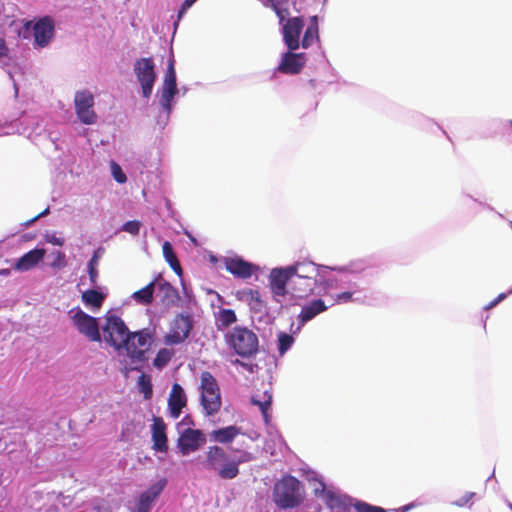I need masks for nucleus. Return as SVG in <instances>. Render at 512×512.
<instances>
[{"label":"nucleus","instance_id":"obj_45","mask_svg":"<svg viewBox=\"0 0 512 512\" xmlns=\"http://www.w3.org/2000/svg\"><path fill=\"white\" fill-rule=\"evenodd\" d=\"M44 239L47 243H50V244L56 245V246H63L65 243L64 238L56 236L55 233H46L44 236Z\"/></svg>","mask_w":512,"mask_h":512},{"label":"nucleus","instance_id":"obj_13","mask_svg":"<svg viewBox=\"0 0 512 512\" xmlns=\"http://www.w3.org/2000/svg\"><path fill=\"white\" fill-rule=\"evenodd\" d=\"M32 30H34V48L42 49L51 42L55 32V24L51 17L44 16L35 19V27Z\"/></svg>","mask_w":512,"mask_h":512},{"label":"nucleus","instance_id":"obj_49","mask_svg":"<svg viewBox=\"0 0 512 512\" xmlns=\"http://www.w3.org/2000/svg\"><path fill=\"white\" fill-rule=\"evenodd\" d=\"M188 10L189 8L187 6H184V4L182 3L180 8L178 9L177 20L173 24L174 29H177L179 22L181 21V19L184 17Z\"/></svg>","mask_w":512,"mask_h":512},{"label":"nucleus","instance_id":"obj_2","mask_svg":"<svg viewBox=\"0 0 512 512\" xmlns=\"http://www.w3.org/2000/svg\"><path fill=\"white\" fill-rule=\"evenodd\" d=\"M288 0H263V5L271 7L276 13L281 25L283 41L289 50H298L300 47V35L303 31L304 22L301 17L289 16L286 5Z\"/></svg>","mask_w":512,"mask_h":512},{"label":"nucleus","instance_id":"obj_59","mask_svg":"<svg viewBox=\"0 0 512 512\" xmlns=\"http://www.w3.org/2000/svg\"><path fill=\"white\" fill-rule=\"evenodd\" d=\"M33 132H34V130H33V131H31V132L27 135V137H28L29 139H32V134H33Z\"/></svg>","mask_w":512,"mask_h":512},{"label":"nucleus","instance_id":"obj_58","mask_svg":"<svg viewBox=\"0 0 512 512\" xmlns=\"http://www.w3.org/2000/svg\"><path fill=\"white\" fill-rule=\"evenodd\" d=\"M437 126L442 131V133L449 139L447 132L441 126H439V125H437Z\"/></svg>","mask_w":512,"mask_h":512},{"label":"nucleus","instance_id":"obj_23","mask_svg":"<svg viewBox=\"0 0 512 512\" xmlns=\"http://www.w3.org/2000/svg\"><path fill=\"white\" fill-rule=\"evenodd\" d=\"M292 276L306 278L318 282L323 285L324 282L318 279L319 267L313 262H297L293 265L288 266Z\"/></svg>","mask_w":512,"mask_h":512},{"label":"nucleus","instance_id":"obj_55","mask_svg":"<svg viewBox=\"0 0 512 512\" xmlns=\"http://www.w3.org/2000/svg\"><path fill=\"white\" fill-rule=\"evenodd\" d=\"M178 89L180 90V94L179 95H181V96H184L188 92V90H189L188 87H186V86H182V87H180Z\"/></svg>","mask_w":512,"mask_h":512},{"label":"nucleus","instance_id":"obj_43","mask_svg":"<svg viewBox=\"0 0 512 512\" xmlns=\"http://www.w3.org/2000/svg\"><path fill=\"white\" fill-rule=\"evenodd\" d=\"M54 260L51 263L52 268L62 269L67 265L65 253L56 251L53 253Z\"/></svg>","mask_w":512,"mask_h":512},{"label":"nucleus","instance_id":"obj_22","mask_svg":"<svg viewBox=\"0 0 512 512\" xmlns=\"http://www.w3.org/2000/svg\"><path fill=\"white\" fill-rule=\"evenodd\" d=\"M318 284V282L308 280L306 278L292 276L289 290L290 295L295 299L307 298L314 292V289Z\"/></svg>","mask_w":512,"mask_h":512},{"label":"nucleus","instance_id":"obj_21","mask_svg":"<svg viewBox=\"0 0 512 512\" xmlns=\"http://www.w3.org/2000/svg\"><path fill=\"white\" fill-rule=\"evenodd\" d=\"M187 397L182 388L178 383H174L168 399V408L172 418L177 419L182 409L186 406Z\"/></svg>","mask_w":512,"mask_h":512},{"label":"nucleus","instance_id":"obj_26","mask_svg":"<svg viewBox=\"0 0 512 512\" xmlns=\"http://www.w3.org/2000/svg\"><path fill=\"white\" fill-rule=\"evenodd\" d=\"M239 434H241V428L235 425L219 428L213 430L209 436L210 440L218 442L220 444L231 443Z\"/></svg>","mask_w":512,"mask_h":512},{"label":"nucleus","instance_id":"obj_47","mask_svg":"<svg viewBox=\"0 0 512 512\" xmlns=\"http://www.w3.org/2000/svg\"><path fill=\"white\" fill-rule=\"evenodd\" d=\"M474 495L475 493L467 491L459 499L455 500L454 504L457 506H464L474 497Z\"/></svg>","mask_w":512,"mask_h":512},{"label":"nucleus","instance_id":"obj_64","mask_svg":"<svg viewBox=\"0 0 512 512\" xmlns=\"http://www.w3.org/2000/svg\"><path fill=\"white\" fill-rule=\"evenodd\" d=\"M511 509H512V505H511Z\"/></svg>","mask_w":512,"mask_h":512},{"label":"nucleus","instance_id":"obj_27","mask_svg":"<svg viewBox=\"0 0 512 512\" xmlns=\"http://www.w3.org/2000/svg\"><path fill=\"white\" fill-rule=\"evenodd\" d=\"M314 41H319V17L317 15H313L309 18V23L304 32L302 41L300 42V46L307 49Z\"/></svg>","mask_w":512,"mask_h":512},{"label":"nucleus","instance_id":"obj_36","mask_svg":"<svg viewBox=\"0 0 512 512\" xmlns=\"http://www.w3.org/2000/svg\"><path fill=\"white\" fill-rule=\"evenodd\" d=\"M172 355H173L172 351H170L166 348L160 349L157 352L156 357L153 360V365L158 369H162L169 363V361L172 358Z\"/></svg>","mask_w":512,"mask_h":512},{"label":"nucleus","instance_id":"obj_20","mask_svg":"<svg viewBox=\"0 0 512 512\" xmlns=\"http://www.w3.org/2000/svg\"><path fill=\"white\" fill-rule=\"evenodd\" d=\"M45 249L35 248L20 257L12 268L19 272L29 271L36 267L45 256Z\"/></svg>","mask_w":512,"mask_h":512},{"label":"nucleus","instance_id":"obj_42","mask_svg":"<svg viewBox=\"0 0 512 512\" xmlns=\"http://www.w3.org/2000/svg\"><path fill=\"white\" fill-rule=\"evenodd\" d=\"M111 172L116 182L125 183L127 177L117 162H111Z\"/></svg>","mask_w":512,"mask_h":512},{"label":"nucleus","instance_id":"obj_32","mask_svg":"<svg viewBox=\"0 0 512 512\" xmlns=\"http://www.w3.org/2000/svg\"><path fill=\"white\" fill-rule=\"evenodd\" d=\"M164 88H178L177 75L175 70L174 57H170L167 63V68L164 74L162 86Z\"/></svg>","mask_w":512,"mask_h":512},{"label":"nucleus","instance_id":"obj_60","mask_svg":"<svg viewBox=\"0 0 512 512\" xmlns=\"http://www.w3.org/2000/svg\"><path fill=\"white\" fill-rule=\"evenodd\" d=\"M14 88H15V94L17 95L18 94V88H17L16 84H14Z\"/></svg>","mask_w":512,"mask_h":512},{"label":"nucleus","instance_id":"obj_5","mask_svg":"<svg viewBox=\"0 0 512 512\" xmlns=\"http://www.w3.org/2000/svg\"><path fill=\"white\" fill-rule=\"evenodd\" d=\"M226 343L241 357H250L258 351V337L246 327L236 326L225 335Z\"/></svg>","mask_w":512,"mask_h":512},{"label":"nucleus","instance_id":"obj_30","mask_svg":"<svg viewBox=\"0 0 512 512\" xmlns=\"http://www.w3.org/2000/svg\"><path fill=\"white\" fill-rule=\"evenodd\" d=\"M155 291V281H151L142 289L135 291L132 294L134 301L141 305H149L153 302V295Z\"/></svg>","mask_w":512,"mask_h":512},{"label":"nucleus","instance_id":"obj_18","mask_svg":"<svg viewBox=\"0 0 512 512\" xmlns=\"http://www.w3.org/2000/svg\"><path fill=\"white\" fill-rule=\"evenodd\" d=\"M224 265L228 272L241 279L250 278L258 269L256 265L241 257H227L224 259Z\"/></svg>","mask_w":512,"mask_h":512},{"label":"nucleus","instance_id":"obj_7","mask_svg":"<svg viewBox=\"0 0 512 512\" xmlns=\"http://www.w3.org/2000/svg\"><path fill=\"white\" fill-rule=\"evenodd\" d=\"M104 341L116 351H121L126 338H128L131 331H129L125 322L117 315H107L105 317V324L102 326Z\"/></svg>","mask_w":512,"mask_h":512},{"label":"nucleus","instance_id":"obj_39","mask_svg":"<svg viewBox=\"0 0 512 512\" xmlns=\"http://www.w3.org/2000/svg\"><path fill=\"white\" fill-rule=\"evenodd\" d=\"M252 404L254 405H257L263 415V418L265 420L266 423L269 422V414H268V411L271 407V403H272V396L269 394V395H266V398L263 400V401H259V400H256L254 397L252 398L251 400Z\"/></svg>","mask_w":512,"mask_h":512},{"label":"nucleus","instance_id":"obj_40","mask_svg":"<svg viewBox=\"0 0 512 512\" xmlns=\"http://www.w3.org/2000/svg\"><path fill=\"white\" fill-rule=\"evenodd\" d=\"M35 20H27L24 22L22 27L18 30V36L24 40H30L34 38Z\"/></svg>","mask_w":512,"mask_h":512},{"label":"nucleus","instance_id":"obj_53","mask_svg":"<svg viewBox=\"0 0 512 512\" xmlns=\"http://www.w3.org/2000/svg\"><path fill=\"white\" fill-rule=\"evenodd\" d=\"M49 212H50V210H49V207H48V208H46L45 210H43L42 212H40L39 214H37V215H36V218L40 219V218H42V217H44V216L48 215V214H49Z\"/></svg>","mask_w":512,"mask_h":512},{"label":"nucleus","instance_id":"obj_61","mask_svg":"<svg viewBox=\"0 0 512 512\" xmlns=\"http://www.w3.org/2000/svg\"><path fill=\"white\" fill-rule=\"evenodd\" d=\"M7 273H8V270H2V271H1V274H4V275H5V274H7Z\"/></svg>","mask_w":512,"mask_h":512},{"label":"nucleus","instance_id":"obj_9","mask_svg":"<svg viewBox=\"0 0 512 512\" xmlns=\"http://www.w3.org/2000/svg\"><path fill=\"white\" fill-rule=\"evenodd\" d=\"M95 98L91 91L84 89L76 91L74 95V108L77 119L84 125H93L98 116L94 111Z\"/></svg>","mask_w":512,"mask_h":512},{"label":"nucleus","instance_id":"obj_63","mask_svg":"<svg viewBox=\"0 0 512 512\" xmlns=\"http://www.w3.org/2000/svg\"><path fill=\"white\" fill-rule=\"evenodd\" d=\"M510 226H511V228H512V222H510Z\"/></svg>","mask_w":512,"mask_h":512},{"label":"nucleus","instance_id":"obj_19","mask_svg":"<svg viewBox=\"0 0 512 512\" xmlns=\"http://www.w3.org/2000/svg\"><path fill=\"white\" fill-rule=\"evenodd\" d=\"M166 483L167 480L163 478L142 492L136 503V512H150L154 501L160 496Z\"/></svg>","mask_w":512,"mask_h":512},{"label":"nucleus","instance_id":"obj_12","mask_svg":"<svg viewBox=\"0 0 512 512\" xmlns=\"http://www.w3.org/2000/svg\"><path fill=\"white\" fill-rule=\"evenodd\" d=\"M159 93V105L161 110L157 116L156 124L160 129H164L169 122L180 90L178 88L161 87Z\"/></svg>","mask_w":512,"mask_h":512},{"label":"nucleus","instance_id":"obj_24","mask_svg":"<svg viewBox=\"0 0 512 512\" xmlns=\"http://www.w3.org/2000/svg\"><path fill=\"white\" fill-rule=\"evenodd\" d=\"M152 441L154 450L160 452H166L168 450L166 424L160 417H156L153 420Z\"/></svg>","mask_w":512,"mask_h":512},{"label":"nucleus","instance_id":"obj_14","mask_svg":"<svg viewBox=\"0 0 512 512\" xmlns=\"http://www.w3.org/2000/svg\"><path fill=\"white\" fill-rule=\"evenodd\" d=\"M327 506L331 512H386L383 508L374 507L363 502H358L352 507L347 499L332 494L328 495Z\"/></svg>","mask_w":512,"mask_h":512},{"label":"nucleus","instance_id":"obj_10","mask_svg":"<svg viewBox=\"0 0 512 512\" xmlns=\"http://www.w3.org/2000/svg\"><path fill=\"white\" fill-rule=\"evenodd\" d=\"M69 314L80 334L91 342H101L99 324L95 317L90 316L80 308L70 310Z\"/></svg>","mask_w":512,"mask_h":512},{"label":"nucleus","instance_id":"obj_17","mask_svg":"<svg viewBox=\"0 0 512 512\" xmlns=\"http://www.w3.org/2000/svg\"><path fill=\"white\" fill-rule=\"evenodd\" d=\"M206 442V437L201 430L188 428L183 431L178 446L183 455L198 450Z\"/></svg>","mask_w":512,"mask_h":512},{"label":"nucleus","instance_id":"obj_31","mask_svg":"<svg viewBox=\"0 0 512 512\" xmlns=\"http://www.w3.org/2000/svg\"><path fill=\"white\" fill-rule=\"evenodd\" d=\"M81 298L85 305L99 309L103 305L105 294L95 289H89L82 293Z\"/></svg>","mask_w":512,"mask_h":512},{"label":"nucleus","instance_id":"obj_51","mask_svg":"<svg viewBox=\"0 0 512 512\" xmlns=\"http://www.w3.org/2000/svg\"><path fill=\"white\" fill-rule=\"evenodd\" d=\"M505 297L506 295L504 293L499 294L498 297L487 306V309L494 307L498 302L503 300Z\"/></svg>","mask_w":512,"mask_h":512},{"label":"nucleus","instance_id":"obj_41","mask_svg":"<svg viewBox=\"0 0 512 512\" xmlns=\"http://www.w3.org/2000/svg\"><path fill=\"white\" fill-rule=\"evenodd\" d=\"M97 265H98V255L96 253H94V255L92 256V258L90 259V261L88 263V274H89V279H90V282L92 285L97 284V279H98Z\"/></svg>","mask_w":512,"mask_h":512},{"label":"nucleus","instance_id":"obj_35","mask_svg":"<svg viewBox=\"0 0 512 512\" xmlns=\"http://www.w3.org/2000/svg\"><path fill=\"white\" fill-rule=\"evenodd\" d=\"M139 391L143 394L146 400L151 399L153 395L151 378L147 374H141L137 381Z\"/></svg>","mask_w":512,"mask_h":512},{"label":"nucleus","instance_id":"obj_62","mask_svg":"<svg viewBox=\"0 0 512 512\" xmlns=\"http://www.w3.org/2000/svg\"><path fill=\"white\" fill-rule=\"evenodd\" d=\"M3 134L2 129L0 128V136Z\"/></svg>","mask_w":512,"mask_h":512},{"label":"nucleus","instance_id":"obj_38","mask_svg":"<svg viewBox=\"0 0 512 512\" xmlns=\"http://www.w3.org/2000/svg\"><path fill=\"white\" fill-rule=\"evenodd\" d=\"M314 482L313 491L316 496L321 497L327 505V498L329 494L336 495L333 491L327 490L325 483L317 478L312 479Z\"/></svg>","mask_w":512,"mask_h":512},{"label":"nucleus","instance_id":"obj_54","mask_svg":"<svg viewBox=\"0 0 512 512\" xmlns=\"http://www.w3.org/2000/svg\"><path fill=\"white\" fill-rule=\"evenodd\" d=\"M38 220V218H36V216H34L33 218H31L30 220H28L27 222H25L24 226L25 227H28L30 226L31 224H33L34 222H36Z\"/></svg>","mask_w":512,"mask_h":512},{"label":"nucleus","instance_id":"obj_3","mask_svg":"<svg viewBox=\"0 0 512 512\" xmlns=\"http://www.w3.org/2000/svg\"><path fill=\"white\" fill-rule=\"evenodd\" d=\"M155 332L149 328L130 332L122 349L130 360V369L139 370L148 360V352L154 342Z\"/></svg>","mask_w":512,"mask_h":512},{"label":"nucleus","instance_id":"obj_34","mask_svg":"<svg viewBox=\"0 0 512 512\" xmlns=\"http://www.w3.org/2000/svg\"><path fill=\"white\" fill-rule=\"evenodd\" d=\"M237 321V316L232 309H221L217 316L218 327L226 328Z\"/></svg>","mask_w":512,"mask_h":512},{"label":"nucleus","instance_id":"obj_52","mask_svg":"<svg viewBox=\"0 0 512 512\" xmlns=\"http://www.w3.org/2000/svg\"><path fill=\"white\" fill-rule=\"evenodd\" d=\"M197 1L198 0H184L182 3L190 9Z\"/></svg>","mask_w":512,"mask_h":512},{"label":"nucleus","instance_id":"obj_6","mask_svg":"<svg viewBox=\"0 0 512 512\" xmlns=\"http://www.w3.org/2000/svg\"><path fill=\"white\" fill-rule=\"evenodd\" d=\"M201 405L208 416H213L221 408L220 388L210 372L201 374Z\"/></svg>","mask_w":512,"mask_h":512},{"label":"nucleus","instance_id":"obj_4","mask_svg":"<svg viewBox=\"0 0 512 512\" xmlns=\"http://www.w3.org/2000/svg\"><path fill=\"white\" fill-rule=\"evenodd\" d=\"M305 499L304 485L294 476L285 475L273 489V501L282 509L300 506Z\"/></svg>","mask_w":512,"mask_h":512},{"label":"nucleus","instance_id":"obj_28","mask_svg":"<svg viewBox=\"0 0 512 512\" xmlns=\"http://www.w3.org/2000/svg\"><path fill=\"white\" fill-rule=\"evenodd\" d=\"M236 297L238 300L246 302L251 309L259 310L262 307V300L258 290L245 288L237 291Z\"/></svg>","mask_w":512,"mask_h":512},{"label":"nucleus","instance_id":"obj_33","mask_svg":"<svg viewBox=\"0 0 512 512\" xmlns=\"http://www.w3.org/2000/svg\"><path fill=\"white\" fill-rule=\"evenodd\" d=\"M157 290L162 302H173L178 296L177 290L167 281L159 282Z\"/></svg>","mask_w":512,"mask_h":512},{"label":"nucleus","instance_id":"obj_1","mask_svg":"<svg viewBox=\"0 0 512 512\" xmlns=\"http://www.w3.org/2000/svg\"><path fill=\"white\" fill-rule=\"evenodd\" d=\"M232 452L239 455L233 459L228 456L221 446H209L205 452L202 466L205 470L214 472L220 479H235L240 473L239 465L253 461L255 456L253 453L242 449H232Z\"/></svg>","mask_w":512,"mask_h":512},{"label":"nucleus","instance_id":"obj_16","mask_svg":"<svg viewBox=\"0 0 512 512\" xmlns=\"http://www.w3.org/2000/svg\"><path fill=\"white\" fill-rule=\"evenodd\" d=\"M295 51L288 49L284 52L275 71L291 75L298 74L304 67L307 57L305 53H296Z\"/></svg>","mask_w":512,"mask_h":512},{"label":"nucleus","instance_id":"obj_57","mask_svg":"<svg viewBox=\"0 0 512 512\" xmlns=\"http://www.w3.org/2000/svg\"><path fill=\"white\" fill-rule=\"evenodd\" d=\"M504 127H505V128L509 127V128H511V129H512V119H510V120H506V121L504 122Z\"/></svg>","mask_w":512,"mask_h":512},{"label":"nucleus","instance_id":"obj_44","mask_svg":"<svg viewBox=\"0 0 512 512\" xmlns=\"http://www.w3.org/2000/svg\"><path fill=\"white\" fill-rule=\"evenodd\" d=\"M140 227H141V223L139 221L131 220V221L126 222L122 226V230L124 232H127V233L133 235V236H136L140 232Z\"/></svg>","mask_w":512,"mask_h":512},{"label":"nucleus","instance_id":"obj_48","mask_svg":"<svg viewBox=\"0 0 512 512\" xmlns=\"http://www.w3.org/2000/svg\"><path fill=\"white\" fill-rule=\"evenodd\" d=\"M188 10L189 8L187 6H184V4L182 3L180 8L178 9L177 20L173 24L174 29H177L179 22L181 21V19L184 17Z\"/></svg>","mask_w":512,"mask_h":512},{"label":"nucleus","instance_id":"obj_29","mask_svg":"<svg viewBox=\"0 0 512 512\" xmlns=\"http://www.w3.org/2000/svg\"><path fill=\"white\" fill-rule=\"evenodd\" d=\"M163 256L166 262L169 264L171 269L178 275L181 276L183 273L180 262L173 250V247L170 242L165 241L162 245Z\"/></svg>","mask_w":512,"mask_h":512},{"label":"nucleus","instance_id":"obj_50","mask_svg":"<svg viewBox=\"0 0 512 512\" xmlns=\"http://www.w3.org/2000/svg\"><path fill=\"white\" fill-rule=\"evenodd\" d=\"M8 53V47L4 39L0 38V58L6 56Z\"/></svg>","mask_w":512,"mask_h":512},{"label":"nucleus","instance_id":"obj_37","mask_svg":"<svg viewBox=\"0 0 512 512\" xmlns=\"http://www.w3.org/2000/svg\"><path fill=\"white\" fill-rule=\"evenodd\" d=\"M294 338L292 335L280 332L278 334V352L280 355H284L293 345Z\"/></svg>","mask_w":512,"mask_h":512},{"label":"nucleus","instance_id":"obj_56","mask_svg":"<svg viewBox=\"0 0 512 512\" xmlns=\"http://www.w3.org/2000/svg\"><path fill=\"white\" fill-rule=\"evenodd\" d=\"M413 506H414L413 504L405 505V506L399 508V511L400 512H406V511H408Z\"/></svg>","mask_w":512,"mask_h":512},{"label":"nucleus","instance_id":"obj_25","mask_svg":"<svg viewBox=\"0 0 512 512\" xmlns=\"http://www.w3.org/2000/svg\"><path fill=\"white\" fill-rule=\"evenodd\" d=\"M327 309L328 306L322 299H314L302 307L297 317L298 321L301 325H304L314 319L317 315L325 312Z\"/></svg>","mask_w":512,"mask_h":512},{"label":"nucleus","instance_id":"obj_11","mask_svg":"<svg viewBox=\"0 0 512 512\" xmlns=\"http://www.w3.org/2000/svg\"><path fill=\"white\" fill-rule=\"evenodd\" d=\"M192 327L190 316L176 315L171 322L169 333L164 337V342L169 345H177L184 342L188 338Z\"/></svg>","mask_w":512,"mask_h":512},{"label":"nucleus","instance_id":"obj_15","mask_svg":"<svg viewBox=\"0 0 512 512\" xmlns=\"http://www.w3.org/2000/svg\"><path fill=\"white\" fill-rule=\"evenodd\" d=\"M292 274L289 271V267L285 268H274L270 273V288L274 296L284 297L290 294Z\"/></svg>","mask_w":512,"mask_h":512},{"label":"nucleus","instance_id":"obj_46","mask_svg":"<svg viewBox=\"0 0 512 512\" xmlns=\"http://www.w3.org/2000/svg\"><path fill=\"white\" fill-rule=\"evenodd\" d=\"M353 292H342L338 293L334 297V301L337 304L347 303L352 301Z\"/></svg>","mask_w":512,"mask_h":512},{"label":"nucleus","instance_id":"obj_8","mask_svg":"<svg viewBox=\"0 0 512 512\" xmlns=\"http://www.w3.org/2000/svg\"><path fill=\"white\" fill-rule=\"evenodd\" d=\"M133 70L141 86L142 96L149 99L157 78L153 59L151 57L137 59L134 62Z\"/></svg>","mask_w":512,"mask_h":512}]
</instances>
